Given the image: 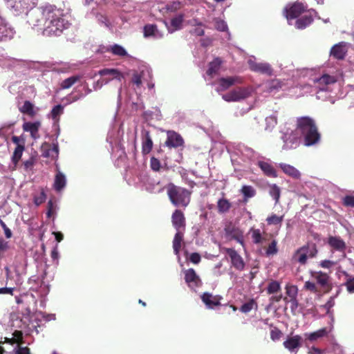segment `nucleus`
<instances>
[{"instance_id": "nucleus-1", "label": "nucleus", "mask_w": 354, "mask_h": 354, "mask_svg": "<svg viewBox=\"0 0 354 354\" xmlns=\"http://www.w3.org/2000/svg\"><path fill=\"white\" fill-rule=\"evenodd\" d=\"M26 15V23L33 29L41 30L42 35L46 37L60 36L63 30L68 29L70 26L64 18L63 10L53 5L30 9Z\"/></svg>"}, {"instance_id": "nucleus-2", "label": "nucleus", "mask_w": 354, "mask_h": 354, "mask_svg": "<svg viewBox=\"0 0 354 354\" xmlns=\"http://www.w3.org/2000/svg\"><path fill=\"white\" fill-rule=\"evenodd\" d=\"M296 129L304 138L306 146H312L318 142L321 138V134L318 132L317 124L310 117H298L297 118Z\"/></svg>"}, {"instance_id": "nucleus-3", "label": "nucleus", "mask_w": 354, "mask_h": 354, "mask_svg": "<svg viewBox=\"0 0 354 354\" xmlns=\"http://www.w3.org/2000/svg\"><path fill=\"white\" fill-rule=\"evenodd\" d=\"M167 194L171 204L176 207L185 208L191 202L192 192L176 185L169 184Z\"/></svg>"}, {"instance_id": "nucleus-4", "label": "nucleus", "mask_w": 354, "mask_h": 354, "mask_svg": "<svg viewBox=\"0 0 354 354\" xmlns=\"http://www.w3.org/2000/svg\"><path fill=\"white\" fill-rule=\"evenodd\" d=\"M4 343L12 345L16 344L12 352L8 353V354H30L29 348L22 346L24 344V341L23 340V333L21 330H16L14 331L12 338L5 337ZM4 352V348L0 346V354H3Z\"/></svg>"}, {"instance_id": "nucleus-5", "label": "nucleus", "mask_w": 354, "mask_h": 354, "mask_svg": "<svg viewBox=\"0 0 354 354\" xmlns=\"http://www.w3.org/2000/svg\"><path fill=\"white\" fill-rule=\"evenodd\" d=\"M317 254V246L314 243L307 244L297 249L295 252L294 259L301 265H305L308 258H313Z\"/></svg>"}, {"instance_id": "nucleus-6", "label": "nucleus", "mask_w": 354, "mask_h": 354, "mask_svg": "<svg viewBox=\"0 0 354 354\" xmlns=\"http://www.w3.org/2000/svg\"><path fill=\"white\" fill-rule=\"evenodd\" d=\"M250 95V91L247 87H237L223 95V99L227 102H238L248 98Z\"/></svg>"}, {"instance_id": "nucleus-7", "label": "nucleus", "mask_w": 354, "mask_h": 354, "mask_svg": "<svg viewBox=\"0 0 354 354\" xmlns=\"http://www.w3.org/2000/svg\"><path fill=\"white\" fill-rule=\"evenodd\" d=\"M224 252L231 259L232 266L236 270L242 271L245 269V261L234 248H224Z\"/></svg>"}, {"instance_id": "nucleus-8", "label": "nucleus", "mask_w": 354, "mask_h": 354, "mask_svg": "<svg viewBox=\"0 0 354 354\" xmlns=\"http://www.w3.org/2000/svg\"><path fill=\"white\" fill-rule=\"evenodd\" d=\"M310 276L316 280L318 286L325 290L326 292L330 290V276L328 274L322 271H310Z\"/></svg>"}, {"instance_id": "nucleus-9", "label": "nucleus", "mask_w": 354, "mask_h": 354, "mask_svg": "<svg viewBox=\"0 0 354 354\" xmlns=\"http://www.w3.org/2000/svg\"><path fill=\"white\" fill-rule=\"evenodd\" d=\"M185 282L187 283L189 288L194 289L199 287L201 283V279L194 269L188 268L183 271Z\"/></svg>"}, {"instance_id": "nucleus-10", "label": "nucleus", "mask_w": 354, "mask_h": 354, "mask_svg": "<svg viewBox=\"0 0 354 354\" xmlns=\"http://www.w3.org/2000/svg\"><path fill=\"white\" fill-rule=\"evenodd\" d=\"M248 65L250 70L254 72L265 74L268 76H272L273 74V69L268 63H257L252 59H249Z\"/></svg>"}, {"instance_id": "nucleus-11", "label": "nucleus", "mask_w": 354, "mask_h": 354, "mask_svg": "<svg viewBox=\"0 0 354 354\" xmlns=\"http://www.w3.org/2000/svg\"><path fill=\"white\" fill-rule=\"evenodd\" d=\"M218 91H225L236 84L243 83V78L241 76H228L221 77L218 81Z\"/></svg>"}, {"instance_id": "nucleus-12", "label": "nucleus", "mask_w": 354, "mask_h": 354, "mask_svg": "<svg viewBox=\"0 0 354 354\" xmlns=\"http://www.w3.org/2000/svg\"><path fill=\"white\" fill-rule=\"evenodd\" d=\"M171 223L176 232L183 231L185 228V218L183 212L176 209L171 214Z\"/></svg>"}, {"instance_id": "nucleus-13", "label": "nucleus", "mask_w": 354, "mask_h": 354, "mask_svg": "<svg viewBox=\"0 0 354 354\" xmlns=\"http://www.w3.org/2000/svg\"><path fill=\"white\" fill-rule=\"evenodd\" d=\"M306 8L307 6L304 3L296 2L290 6L288 9H286V17L288 19H296L306 11Z\"/></svg>"}, {"instance_id": "nucleus-14", "label": "nucleus", "mask_w": 354, "mask_h": 354, "mask_svg": "<svg viewBox=\"0 0 354 354\" xmlns=\"http://www.w3.org/2000/svg\"><path fill=\"white\" fill-rule=\"evenodd\" d=\"M165 145H166V146L169 148H178L183 146L184 140L180 134L173 131H169Z\"/></svg>"}, {"instance_id": "nucleus-15", "label": "nucleus", "mask_w": 354, "mask_h": 354, "mask_svg": "<svg viewBox=\"0 0 354 354\" xmlns=\"http://www.w3.org/2000/svg\"><path fill=\"white\" fill-rule=\"evenodd\" d=\"M41 125L40 121L26 122L22 124V129L24 131L29 132L30 138L33 140H37L39 138V129L41 128Z\"/></svg>"}, {"instance_id": "nucleus-16", "label": "nucleus", "mask_w": 354, "mask_h": 354, "mask_svg": "<svg viewBox=\"0 0 354 354\" xmlns=\"http://www.w3.org/2000/svg\"><path fill=\"white\" fill-rule=\"evenodd\" d=\"M201 299H202L203 302L206 305L208 309H213L216 306H219L221 305V297L213 296L212 293L208 292H203L202 296H201Z\"/></svg>"}, {"instance_id": "nucleus-17", "label": "nucleus", "mask_w": 354, "mask_h": 354, "mask_svg": "<svg viewBox=\"0 0 354 354\" xmlns=\"http://www.w3.org/2000/svg\"><path fill=\"white\" fill-rule=\"evenodd\" d=\"M153 147L152 138L148 130H142V153L143 155L149 154Z\"/></svg>"}, {"instance_id": "nucleus-18", "label": "nucleus", "mask_w": 354, "mask_h": 354, "mask_svg": "<svg viewBox=\"0 0 354 354\" xmlns=\"http://www.w3.org/2000/svg\"><path fill=\"white\" fill-rule=\"evenodd\" d=\"M41 151L42 157L46 158H56L58 156V147L57 145L52 146L50 143L44 142L41 145Z\"/></svg>"}, {"instance_id": "nucleus-19", "label": "nucleus", "mask_w": 354, "mask_h": 354, "mask_svg": "<svg viewBox=\"0 0 354 354\" xmlns=\"http://www.w3.org/2000/svg\"><path fill=\"white\" fill-rule=\"evenodd\" d=\"M282 140H283V149L289 150L292 149L294 148H297L299 144V139L296 134L290 133L286 134L282 137Z\"/></svg>"}, {"instance_id": "nucleus-20", "label": "nucleus", "mask_w": 354, "mask_h": 354, "mask_svg": "<svg viewBox=\"0 0 354 354\" xmlns=\"http://www.w3.org/2000/svg\"><path fill=\"white\" fill-rule=\"evenodd\" d=\"M301 345V337L299 335L292 336L285 340L283 346L290 352H293L295 350L299 348Z\"/></svg>"}, {"instance_id": "nucleus-21", "label": "nucleus", "mask_w": 354, "mask_h": 354, "mask_svg": "<svg viewBox=\"0 0 354 354\" xmlns=\"http://www.w3.org/2000/svg\"><path fill=\"white\" fill-rule=\"evenodd\" d=\"M346 50L344 43H338L334 45L330 51V55L338 60L343 59L346 56Z\"/></svg>"}, {"instance_id": "nucleus-22", "label": "nucleus", "mask_w": 354, "mask_h": 354, "mask_svg": "<svg viewBox=\"0 0 354 354\" xmlns=\"http://www.w3.org/2000/svg\"><path fill=\"white\" fill-rule=\"evenodd\" d=\"M143 36L145 37L161 38L163 37V34L159 32L156 24H148L143 27Z\"/></svg>"}, {"instance_id": "nucleus-23", "label": "nucleus", "mask_w": 354, "mask_h": 354, "mask_svg": "<svg viewBox=\"0 0 354 354\" xmlns=\"http://www.w3.org/2000/svg\"><path fill=\"white\" fill-rule=\"evenodd\" d=\"M328 243L330 248L334 250L342 252L345 251L346 243L339 236H330Z\"/></svg>"}, {"instance_id": "nucleus-24", "label": "nucleus", "mask_w": 354, "mask_h": 354, "mask_svg": "<svg viewBox=\"0 0 354 354\" xmlns=\"http://www.w3.org/2000/svg\"><path fill=\"white\" fill-rule=\"evenodd\" d=\"M286 294L289 297V301L292 303V308L297 306V287L296 285H286Z\"/></svg>"}, {"instance_id": "nucleus-25", "label": "nucleus", "mask_w": 354, "mask_h": 354, "mask_svg": "<svg viewBox=\"0 0 354 354\" xmlns=\"http://www.w3.org/2000/svg\"><path fill=\"white\" fill-rule=\"evenodd\" d=\"M279 167L285 174L293 178L294 179H299L301 177V173L292 165L280 163Z\"/></svg>"}, {"instance_id": "nucleus-26", "label": "nucleus", "mask_w": 354, "mask_h": 354, "mask_svg": "<svg viewBox=\"0 0 354 354\" xmlns=\"http://www.w3.org/2000/svg\"><path fill=\"white\" fill-rule=\"evenodd\" d=\"M259 168H261V171H263L264 175L270 177V178H277V174L276 169L273 167L272 165L269 164L265 161H259L257 163Z\"/></svg>"}, {"instance_id": "nucleus-27", "label": "nucleus", "mask_w": 354, "mask_h": 354, "mask_svg": "<svg viewBox=\"0 0 354 354\" xmlns=\"http://www.w3.org/2000/svg\"><path fill=\"white\" fill-rule=\"evenodd\" d=\"M316 82L318 84L319 88L322 91H324L326 89V86L336 82L337 80L334 76H330L328 74H324L318 78Z\"/></svg>"}, {"instance_id": "nucleus-28", "label": "nucleus", "mask_w": 354, "mask_h": 354, "mask_svg": "<svg viewBox=\"0 0 354 354\" xmlns=\"http://www.w3.org/2000/svg\"><path fill=\"white\" fill-rule=\"evenodd\" d=\"M222 60L220 57H216L208 64V69L207 70V74L209 76H214L216 74L221 68Z\"/></svg>"}, {"instance_id": "nucleus-29", "label": "nucleus", "mask_w": 354, "mask_h": 354, "mask_svg": "<svg viewBox=\"0 0 354 354\" xmlns=\"http://www.w3.org/2000/svg\"><path fill=\"white\" fill-rule=\"evenodd\" d=\"M11 6L17 12L22 13L28 9L29 0H8Z\"/></svg>"}, {"instance_id": "nucleus-30", "label": "nucleus", "mask_w": 354, "mask_h": 354, "mask_svg": "<svg viewBox=\"0 0 354 354\" xmlns=\"http://www.w3.org/2000/svg\"><path fill=\"white\" fill-rule=\"evenodd\" d=\"M183 241V231H176L174 238H173L172 248L173 252H174L176 256H179V252L181 248V243Z\"/></svg>"}, {"instance_id": "nucleus-31", "label": "nucleus", "mask_w": 354, "mask_h": 354, "mask_svg": "<svg viewBox=\"0 0 354 354\" xmlns=\"http://www.w3.org/2000/svg\"><path fill=\"white\" fill-rule=\"evenodd\" d=\"M312 22H313V16L304 15L297 19L296 22H295V27L298 30H303L309 26Z\"/></svg>"}, {"instance_id": "nucleus-32", "label": "nucleus", "mask_w": 354, "mask_h": 354, "mask_svg": "<svg viewBox=\"0 0 354 354\" xmlns=\"http://www.w3.org/2000/svg\"><path fill=\"white\" fill-rule=\"evenodd\" d=\"M66 185V177L62 172L58 171L56 176H55V180L53 187L55 191L61 192V190L65 187Z\"/></svg>"}, {"instance_id": "nucleus-33", "label": "nucleus", "mask_w": 354, "mask_h": 354, "mask_svg": "<svg viewBox=\"0 0 354 354\" xmlns=\"http://www.w3.org/2000/svg\"><path fill=\"white\" fill-rule=\"evenodd\" d=\"M19 111L30 118H34L37 112L34 110V105L29 100H25L24 105L19 107Z\"/></svg>"}, {"instance_id": "nucleus-34", "label": "nucleus", "mask_w": 354, "mask_h": 354, "mask_svg": "<svg viewBox=\"0 0 354 354\" xmlns=\"http://www.w3.org/2000/svg\"><path fill=\"white\" fill-rule=\"evenodd\" d=\"M216 207L219 214H224L232 208V203L225 198H221L216 203Z\"/></svg>"}, {"instance_id": "nucleus-35", "label": "nucleus", "mask_w": 354, "mask_h": 354, "mask_svg": "<svg viewBox=\"0 0 354 354\" xmlns=\"http://www.w3.org/2000/svg\"><path fill=\"white\" fill-rule=\"evenodd\" d=\"M249 234H251L252 243L255 245H259L263 243L265 238L261 235L260 229L252 227L249 230Z\"/></svg>"}, {"instance_id": "nucleus-36", "label": "nucleus", "mask_w": 354, "mask_h": 354, "mask_svg": "<svg viewBox=\"0 0 354 354\" xmlns=\"http://www.w3.org/2000/svg\"><path fill=\"white\" fill-rule=\"evenodd\" d=\"M241 193L244 196V202H248L249 198H253L256 194V189L251 185H245L241 188Z\"/></svg>"}, {"instance_id": "nucleus-37", "label": "nucleus", "mask_w": 354, "mask_h": 354, "mask_svg": "<svg viewBox=\"0 0 354 354\" xmlns=\"http://www.w3.org/2000/svg\"><path fill=\"white\" fill-rule=\"evenodd\" d=\"M99 74L102 76L108 75H111L114 79H116L118 81H121L123 77L122 73H121L118 69L114 68H104L102 70H100Z\"/></svg>"}, {"instance_id": "nucleus-38", "label": "nucleus", "mask_w": 354, "mask_h": 354, "mask_svg": "<svg viewBox=\"0 0 354 354\" xmlns=\"http://www.w3.org/2000/svg\"><path fill=\"white\" fill-rule=\"evenodd\" d=\"M106 51L110 52L114 55L118 56L120 57H124L127 56V50L118 44L110 46V47L107 48Z\"/></svg>"}, {"instance_id": "nucleus-39", "label": "nucleus", "mask_w": 354, "mask_h": 354, "mask_svg": "<svg viewBox=\"0 0 354 354\" xmlns=\"http://www.w3.org/2000/svg\"><path fill=\"white\" fill-rule=\"evenodd\" d=\"M25 151V145H18L14 149L12 161L14 165L17 166L18 162L20 161L22 156V153Z\"/></svg>"}, {"instance_id": "nucleus-40", "label": "nucleus", "mask_w": 354, "mask_h": 354, "mask_svg": "<svg viewBox=\"0 0 354 354\" xmlns=\"http://www.w3.org/2000/svg\"><path fill=\"white\" fill-rule=\"evenodd\" d=\"M326 335H327V330L325 328H324L317 330V331H315L313 333H310L308 335L306 334V337H308L306 338H308V339L310 342H313L318 340L319 339L326 337Z\"/></svg>"}, {"instance_id": "nucleus-41", "label": "nucleus", "mask_w": 354, "mask_h": 354, "mask_svg": "<svg viewBox=\"0 0 354 354\" xmlns=\"http://www.w3.org/2000/svg\"><path fill=\"white\" fill-rule=\"evenodd\" d=\"M81 80V76L80 75H73L70 76L68 78H66L65 80L62 81L60 86L62 89H68L71 86L74 85V84L77 83Z\"/></svg>"}, {"instance_id": "nucleus-42", "label": "nucleus", "mask_w": 354, "mask_h": 354, "mask_svg": "<svg viewBox=\"0 0 354 354\" xmlns=\"http://www.w3.org/2000/svg\"><path fill=\"white\" fill-rule=\"evenodd\" d=\"M269 195L273 198L275 203L277 204L281 196V188L277 184L269 185Z\"/></svg>"}, {"instance_id": "nucleus-43", "label": "nucleus", "mask_w": 354, "mask_h": 354, "mask_svg": "<svg viewBox=\"0 0 354 354\" xmlns=\"http://www.w3.org/2000/svg\"><path fill=\"white\" fill-rule=\"evenodd\" d=\"M183 22V15H179L172 18L171 20V26L172 30L168 29L169 32H173L176 30H180Z\"/></svg>"}, {"instance_id": "nucleus-44", "label": "nucleus", "mask_w": 354, "mask_h": 354, "mask_svg": "<svg viewBox=\"0 0 354 354\" xmlns=\"http://www.w3.org/2000/svg\"><path fill=\"white\" fill-rule=\"evenodd\" d=\"M281 291V284L280 282L275 280H272L269 282L267 287V292L268 295H273Z\"/></svg>"}, {"instance_id": "nucleus-45", "label": "nucleus", "mask_w": 354, "mask_h": 354, "mask_svg": "<svg viewBox=\"0 0 354 354\" xmlns=\"http://www.w3.org/2000/svg\"><path fill=\"white\" fill-rule=\"evenodd\" d=\"M257 308V303L254 299H250L249 301L245 302L241 306L240 311L243 313H248L253 308Z\"/></svg>"}, {"instance_id": "nucleus-46", "label": "nucleus", "mask_w": 354, "mask_h": 354, "mask_svg": "<svg viewBox=\"0 0 354 354\" xmlns=\"http://www.w3.org/2000/svg\"><path fill=\"white\" fill-rule=\"evenodd\" d=\"M283 219H284L283 215L277 216L272 214L268 216L267 219H266V221H267L268 225H280L283 221Z\"/></svg>"}, {"instance_id": "nucleus-47", "label": "nucleus", "mask_w": 354, "mask_h": 354, "mask_svg": "<svg viewBox=\"0 0 354 354\" xmlns=\"http://www.w3.org/2000/svg\"><path fill=\"white\" fill-rule=\"evenodd\" d=\"M277 241L276 239H273L272 242L269 243L268 248H266V255L273 256L277 254Z\"/></svg>"}, {"instance_id": "nucleus-48", "label": "nucleus", "mask_w": 354, "mask_h": 354, "mask_svg": "<svg viewBox=\"0 0 354 354\" xmlns=\"http://www.w3.org/2000/svg\"><path fill=\"white\" fill-rule=\"evenodd\" d=\"M9 30L6 26L4 20L0 17V41H2L8 38Z\"/></svg>"}, {"instance_id": "nucleus-49", "label": "nucleus", "mask_w": 354, "mask_h": 354, "mask_svg": "<svg viewBox=\"0 0 354 354\" xmlns=\"http://www.w3.org/2000/svg\"><path fill=\"white\" fill-rule=\"evenodd\" d=\"M265 121L266 124H267V126H266L265 129L267 131L272 130V129L275 127L277 124V117L274 115L266 118Z\"/></svg>"}, {"instance_id": "nucleus-50", "label": "nucleus", "mask_w": 354, "mask_h": 354, "mask_svg": "<svg viewBox=\"0 0 354 354\" xmlns=\"http://www.w3.org/2000/svg\"><path fill=\"white\" fill-rule=\"evenodd\" d=\"M345 276L348 277V279H346V281L345 282V286L346 288L347 292L350 293L354 292V277H350L346 272H344Z\"/></svg>"}, {"instance_id": "nucleus-51", "label": "nucleus", "mask_w": 354, "mask_h": 354, "mask_svg": "<svg viewBox=\"0 0 354 354\" xmlns=\"http://www.w3.org/2000/svg\"><path fill=\"white\" fill-rule=\"evenodd\" d=\"M46 198V193L43 189H41V191L40 194H39V195L34 196V198H33L34 204L36 205H41L44 202H45Z\"/></svg>"}, {"instance_id": "nucleus-52", "label": "nucleus", "mask_w": 354, "mask_h": 354, "mask_svg": "<svg viewBox=\"0 0 354 354\" xmlns=\"http://www.w3.org/2000/svg\"><path fill=\"white\" fill-rule=\"evenodd\" d=\"M62 111L63 106L61 104H57L53 106V110L50 111V115H52L53 120H55L62 113Z\"/></svg>"}, {"instance_id": "nucleus-53", "label": "nucleus", "mask_w": 354, "mask_h": 354, "mask_svg": "<svg viewBox=\"0 0 354 354\" xmlns=\"http://www.w3.org/2000/svg\"><path fill=\"white\" fill-rule=\"evenodd\" d=\"M281 336L282 333L281 330L277 327H273L271 330V333H270V337H271V339H272V341L279 340Z\"/></svg>"}, {"instance_id": "nucleus-54", "label": "nucleus", "mask_w": 354, "mask_h": 354, "mask_svg": "<svg viewBox=\"0 0 354 354\" xmlns=\"http://www.w3.org/2000/svg\"><path fill=\"white\" fill-rule=\"evenodd\" d=\"M304 288L306 290H309L310 292H314V293L319 292V289L317 288V286L315 283L310 282L309 281L305 282Z\"/></svg>"}, {"instance_id": "nucleus-55", "label": "nucleus", "mask_w": 354, "mask_h": 354, "mask_svg": "<svg viewBox=\"0 0 354 354\" xmlns=\"http://www.w3.org/2000/svg\"><path fill=\"white\" fill-rule=\"evenodd\" d=\"M342 204L346 207H354V196L346 195L343 198Z\"/></svg>"}, {"instance_id": "nucleus-56", "label": "nucleus", "mask_w": 354, "mask_h": 354, "mask_svg": "<svg viewBox=\"0 0 354 354\" xmlns=\"http://www.w3.org/2000/svg\"><path fill=\"white\" fill-rule=\"evenodd\" d=\"M150 167L152 171H159L160 169V160L154 157H151L150 160Z\"/></svg>"}, {"instance_id": "nucleus-57", "label": "nucleus", "mask_w": 354, "mask_h": 354, "mask_svg": "<svg viewBox=\"0 0 354 354\" xmlns=\"http://www.w3.org/2000/svg\"><path fill=\"white\" fill-rule=\"evenodd\" d=\"M281 87V84L280 81L275 80H272V81L270 82L268 89L270 91H273L279 89Z\"/></svg>"}, {"instance_id": "nucleus-58", "label": "nucleus", "mask_w": 354, "mask_h": 354, "mask_svg": "<svg viewBox=\"0 0 354 354\" xmlns=\"http://www.w3.org/2000/svg\"><path fill=\"white\" fill-rule=\"evenodd\" d=\"M0 225L1 228L3 229L6 238L10 239L12 236V231L8 227V226L6 225L5 222L3 221L1 219H0Z\"/></svg>"}, {"instance_id": "nucleus-59", "label": "nucleus", "mask_w": 354, "mask_h": 354, "mask_svg": "<svg viewBox=\"0 0 354 354\" xmlns=\"http://www.w3.org/2000/svg\"><path fill=\"white\" fill-rule=\"evenodd\" d=\"M189 260L192 263L198 264L201 262V255L198 252H192L190 257H189Z\"/></svg>"}, {"instance_id": "nucleus-60", "label": "nucleus", "mask_w": 354, "mask_h": 354, "mask_svg": "<svg viewBox=\"0 0 354 354\" xmlns=\"http://www.w3.org/2000/svg\"><path fill=\"white\" fill-rule=\"evenodd\" d=\"M82 97H83V93L82 92H79L77 94L72 93L68 95V100L70 101V102H76V101L80 100Z\"/></svg>"}, {"instance_id": "nucleus-61", "label": "nucleus", "mask_w": 354, "mask_h": 354, "mask_svg": "<svg viewBox=\"0 0 354 354\" xmlns=\"http://www.w3.org/2000/svg\"><path fill=\"white\" fill-rule=\"evenodd\" d=\"M55 212V205L53 201L50 200L48 203V212H46V216L48 218H50L54 214Z\"/></svg>"}, {"instance_id": "nucleus-62", "label": "nucleus", "mask_w": 354, "mask_h": 354, "mask_svg": "<svg viewBox=\"0 0 354 354\" xmlns=\"http://www.w3.org/2000/svg\"><path fill=\"white\" fill-rule=\"evenodd\" d=\"M35 164V158L33 157L29 158V159L26 160L24 162L25 169H30L33 167Z\"/></svg>"}, {"instance_id": "nucleus-63", "label": "nucleus", "mask_w": 354, "mask_h": 354, "mask_svg": "<svg viewBox=\"0 0 354 354\" xmlns=\"http://www.w3.org/2000/svg\"><path fill=\"white\" fill-rule=\"evenodd\" d=\"M12 141L13 143L17 145V146H18V145H25V139L22 136L18 137V136H13L12 137Z\"/></svg>"}, {"instance_id": "nucleus-64", "label": "nucleus", "mask_w": 354, "mask_h": 354, "mask_svg": "<svg viewBox=\"0 0 354 354\" xmlns=\"http://www.w3.org/2000/svg\"><path fill=\"white\" fill-rule=\"evenodd\" d=\"M131 82L139 87L142 84V76L138 73H135L131 79Z\"/></svg>"}]
</instances>
